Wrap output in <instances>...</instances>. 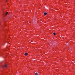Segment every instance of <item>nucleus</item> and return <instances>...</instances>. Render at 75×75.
Segmentation results:
<instances>
[{
	"instance_id": "nucleus-7",
	"label": "nucleus",
	"mask_w": 75,
	"mask_h": 75,
	"mask_svg": "<svg viewBox=\"0 0 75 75\" xmlns=\"http://www.w3.org/2000/svg\"><path fill=\"white\" fill-rule=\"evenodd\" d=\"M11 17L10 16H9V18H10Z\"/></svg>"
},
{
	"instance_id": "nucleus-8",
	"label": "nucleus",
	"mask_w": 75,
	"mask_h": 75,
	"mask_svg": "<svg viewBox=\"0 0 75 75\" xmlns=\"http://www.w3.org/2000/svg\"><path fill=\"white\" fill-rule=\"evenodd\" d=\"M6 2H7V0H6Z\"/></svg>"
},
{
	"instance_id": "nucleus-4",
	"label": "nucleus",
	"mask_w": 75,
	"mask_h": 75,
	"mask_svg": "<svg viewBox=\"0 0 75 75\" xmlns=\"http://www.w3.org/2000/svg\"><path fill=\"white\" fill-rule=\"evenodd\" d=\"M35 75H38V73H36L35 74Z\"/></svg>"
},
{
	"instance_id": "nucleus-6",
	"label": "nucleus",
	"mask_w": 75,
	"mask_h": 75,
	"mask_svg": "<svg viewBox=\"0 0 75 75\" xmlns=\"http://www.w3.org/2000/svg\"><path fill=\"white\" fill-rule=\"evenodd\" d=\"M53 34L54 35H56V34L55 33H53Z\"/></svg>"
},
{
	"instance_id": "nucleus-1",
	"label": "nucleus",
	"mask_w": 75,
	"mask_h": 75,
	"mask_svg": "<svg viewBox=\"0 0 75 75\" xmlns=\"http://www.w3.org/2000/svg\"><path fill=\"white\" fill-rule=\"evenodd\" d=\"M7 67H8L7 64H5V65L4 67H5V68H7Z\"/></svg>"
},
{
	"instance_id": "nucleus-5",
	"label": "nucleus",
	"mask_w": 75,
	"mask_h": 75,
	"mask_svg": "<svg viewBox=\"0 0 75 75\" xmlns=\"http://www.w3.org/2000/svg\"><path fill=\"white\" fill-rule=\"evenodd\" d=\"M7 14H8V12H7L6 13V15H7Z\"/></svg>"
},
{
	"instance_id": "nucleus-2",
	"label": "nucleus",
	"mask_w": 75,
	"mask_h": 75,
	"mask_svg": "<svg viewBox=\"0 0 75 75\" xmlns=\"http://www.w3.org/2000/svg\"><path fill=\"white\" fill-rule=\"evenodd\" d=\"M28 53H25V55L26 56V55H28Z\"/></svg>"
},
{
	"instance_id": "nucleus-3",
	"label": "nucleus",
	"mask_w": 75,
	"mask_h": 75,
	"mask_svg": "<svg viewBox=\"0 0 75 75\" xmlns=\"http://www.w3.org/2000/svg\"><path fill=\"white\" fill-rule=\"evenodd\" d=\"M44 15H47V13L45 12L44 13Z\"/></svg>"
}]
</instances>
